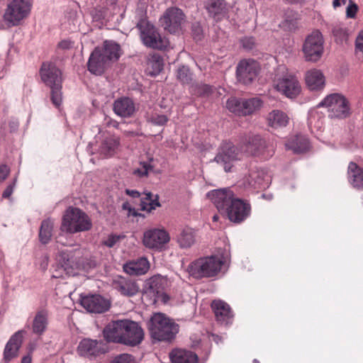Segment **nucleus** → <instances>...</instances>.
<instances>
[{"instance_id": "13d9d810", "label": "nucleus", "mask_w": 363, "mask_h": 363, "mask_svg": "<svg viewBox=\"0 0 363 363\" xmlns=\"http://www.w3.org/2000/svg\"><path fill=\"white\" fill-rule=\"evenodd\" d=\"M200 89L204 95H208L211 91V87L206 84L203 85Z\"/></svg>"}, {"instance_id": "f704fd0d", "label": "nucleus", "mask_w": 363, "mask_h": 363, "mask_svg": "<svg viewBox=\"0 0 363 363\" xmlns=\"http://www.w3.org/2000/svg\"><path fill=\"white\" fill-rule=\"evenodd\" d=\"M48 324V313L45 310L38 311L33 318L32 330L35 334L42 335Z\"/></svg>"}, {"instance_id": "bf43d9fd", "label": "nucleus", "mask_w": 363, "mask_h": 363, "mask_svg": "<svg viewBox=\"0 0 363 363\" xmlns=\"http://www.w3.org/2000/svg\"><path fill=\"white\" fill-rule=\"evenodd\" d=\"M346 3L347 0H333V6L335 9L341 5H345Z\"/></svg>"}, {"instance_id": "ddd939ff", "label": "nucleus", "mask_w": 363, "mask_h": 363, "mask_svg": "<svg viewBox=\"0 0 363 363\" xmlns=\"http://www.w3.org/2000/svg\"><path fill=\"white\" fill-rule=\"evenodd\" d=\"M80 303L89 313H102L107 311L111 303L99 294L81 296Z\"/></svg>"}, {"instance_id": "a211bd4d", "label": "nucleus", "mask_w": 363, "mask_h": 363, "mask_svg": "<svg viewBox=\"0 0 363 363\" xmlns=\"http://www.w3.org/2000/svg\"><path fill=\"white\" fill-rule=\"evenodd\" d=\"M218 211L224 213L234 199L233 192L228 189H216L207 194Z\"/></svg>"}, {"instance_id": "79ce46f5", "label": "nucleus", "mask_w": 363, "mask_h": 363, "mask_svg": "<svg viewBox=\"0 0 363 363\" xmlns=\"http://www.w3.org/2000/svg\"><path fill=\"white\" fill-rule=\"evenodd\" d=\"M159 196L157 194H153L151 192L145 193L141 199V209L151 212L157 207L160 206L158 201Z\"/></svg>"}, {"instance_id": "4c0bfd02", "label": "nucleus", "mask_w": 363, "mask_h": 363, "mask_svg": "<svg viewBox=\"0 0 363 363\" xmlns=\"http://www.w3.org/2000/svg\"><path fill=\"white\" fill-rule=\"evenodd\" d=\"M147 71L151 76H155L160 73L163 69L164 61L159 53L150 54L147 59Z\"/></svg>"}, {"instance_id": "bb28decb", "label": "nucleus", "mask_w": 363, "mask_h": 363, "mask_svg": "<svg viewBox=\"0 0 363 363\" xmlns=\"http://www.w3.org/2000/svg\"><path fill=\"white\" fill-rule=\"evenodd\" d=\"M267 176L264 170L252 169L247 177L245 178L247 185L255 189L264 188L268 184Z\"/></svg>"}, {"instance_id": "c03bdc74", "label": "nucleus", "mask_w": 363, "mask_h": 363, "mask_svg": "<svg viewBox=\"0 0 363 363\" xmlns=\"http://www.w3.org/2000/svg\"><path fill=\"white\" fill-rule=\"evenodd\" d=\"M266 119L269 126L274 129L286 126L289 121L287 115H267Z\"/></svg>"}, {"instance_id": "f3484780", "label": "nucleus", "mask_w": 363, "mask_h": 363, "mask_svg": "<svg viewBox=\"0 0 363 363\" xmlns=\"http://www.w3.org/2000/svg\"><path fill=\"white\" fill-rule=\"evenodd\" d=\"M113 286L121 295L127 297L134 296L140 291L138 281L130 278L118 277L113 280Z\"/></svg>"}, {"instance_id": "9d476101", "label": "nucleus", "mask_w": 363, "mask_h": 363, "mask_svg": "<svg viewBox=\"0 0 363 363\" xmlns=\"http://www.w3.org/2000/svg\"><path fill=\"white\" fill-rule=\"evenodd\" d=\"M258 62L252 59L241 60L236 69L238 80L243 84H251L257 77L259 72Z\"/></svg>"}, {"instance_id": "412c9836", "label": "nucleus", "mask_w": 363, "mask_h": 363, "mask_svg": "<svg viewBox=\"0 0 363 363\" xmlns=\"http://www.w3.org/2000/svg\"><path fill=\"white\" fill-rule=\"evenodd\" d=\"M124 320L109 323L103 330L104 337L108 342L122 344Z\"/></svg>"}, {"instance_id": "423d86ee", "label": "nucleus", "mask_w": 363, "mask_h": 363, "mask_svg": "<svg viewBox=\"0 0 363 363\" xmlns=\"http://www.w3.org/2000/svg\"><path fill=\"white\" fill-rule=\"evenodd\" d=\"M323 45L324 39L320 30H314L308 35L302 48L306 60L313 62H318L323 55Z\"/></svg>"}, {"instance_id": "b1692460", "label": "nucleus", "mask_w": 363, "mask_h": 363, "mask_svg": "<svg viewBox=\"0 0 363 363\" xmlns=\"http://www.w3.org/2000/svg\"><path fill=\"white\" fill-rule=\"evenodd\" d=\"M22 342L23 334L21 331L16 332L11 337L6 345L4 352V358L6 362H9L11 359L18 355Z\"/></svg>"}, {"instance_id": "9b49d317", "label": "nucleus", "mask_w": 363, "mask_h": 363, "mask_svg": "<svg viewBox=\"0 0 363 363\" xmlns=\"http://www.w3.org/2000/svg\"><path fill=\"white\" fill-rule=\"evenodd\" d=\"M240 152L238 149L230 142H224L214 160L223 166L225 172H229L232 168V163L240 160Z\"/></svg>"}, {"instance_id": "49530a36", "label": "nucleus", "mask_w": 363, "mask_h": 363, "mask_svg": "<svg viewBox=\"0 0 363 363\" xmlns=\"http://www.w3.org/2000/svg\"><path fill=\"white\" fill-rule=\"evenodd\" d=\"M177 78L182 84H189L192 81V74L188 67L183 65L178 68Z\"/></svg>"}, {"instance_id": "a878e982", "label": "nucleus", "mask_w": 363, "mask_h": 363, "mask_svg": "<svg viewBox=\"0 0 363 363\" xmlns=\"http://www.w3.org/2000/svg\"><path fill=\"white\" fill-rule=\"evenodd\" d=\"M57 262L59 264H57L56 269H55L52 277L54 278H60L64 277V274L66 275H74L73 272V268L70 265V262L69 259L68 255L65 252H61L59 253L57 257Z\"/></svg>"}, {"instance_id": "4468645a", "label": "nucleus", "mask_w": 363, "mask_h": 363, "mask_svg": "<svg viewBox=\"0 0 363 363\" xmlns=\"http://www.w3.org/2000/svg\"><path fill=\"white\" fill-rule=\"evenodd\" d=\"M317 106L326 107L328 111L338 113H349L350 111L348 100L342 94L336 93L327 96Z\"/></svg>"}, {"instance_id": "f257e3e1", "label": "nucleus", "mask_w": 363, "mask_h": 363, "mask_svg": "<svg viewBox=\"0 0 363 363\" xmlns=\"http://www.w3.org/2000/svg\"><path fill=\"white\" fill-rule=\"evenodd\" d=\"M147 328L151 337L158 341H171L179 332V325L161 313L152 315L147 323Z\"/></svg>"}, {"instance_id": "58836bf2", "label": "nucleus", "mask_w": 363, "mask_h": 363, "mask_svg": "<svg viewBox=\"0 0 363 363\" xmlns=\"http://www.w3.org/2000/svg\"><path fill=\"white\" fill-rule=\"evenodd\" d=\"M205 8L213 17L224 14L227 11L225 0H206Z\"/></svg>"}, {"instance_id": "6e6552de", "label": "nucleus", "mask_w": 363, "mask_h": 363, "mask_svg": "<svg viewBox=\"0 0 363 363\" xmlns=\"http://www.w3.org/2000/svg\"><path fill=\"white\" fill-rule=\"evenodd\" d=\"M274 87L289 99L296 98L301 92V85L298 78L290 73H286L274 80Z\"/></svg>"}, {"instance_id": "338daca9", "label": "nucleus", "mask_w": 363, "mask_h": 363, "mask_svg": "<svg viewBox=\"0 0 363 363\" xmlns=\"http://www.w3.org/2000/svg\"><path fill=\"white\" fill-rule=\"evenodd\" d=\"M279 70H281V72L284 73V70H285V67H280L279 68Z\"/></svg>"}, {"instance_id": "052dcab7", "label": "nucleus", "mask_w": 363, "mask_h": 363, "mask_svg": "<svg viewBox=\"0 0 363 363\" xmlns=\"http://www.w3.org/2000/svg\"><path fill=\"white\" fill-rule=\"evenodd\" d=\"M126 194L132 197L137 198L140 196V193L135 190H129L127 189L125 191Z\"/></svg>"}, {"instance_id": "f03ea898", "label": "nucleus", "mask_w": 363, "mask_h": 363, "mask_svg": "<svg viewBox=\"0 0 363 363\" xmlns=\"http://www.w3.org/2000/svg\"><path fill=\"white\" fill-rule=\"evenodd\" d=\"M40 76L43 82L51 89L52 104L60 108L62 102L61 71L53 63L44 62L40 69Z\"/></svg>"}, {"instance_id": "1a4fd4ad", "label": "nucleus", "mask_w": 363, "mask_h": 363, "mask_svg": "<svg viewBox=\"0 0 363 363\" xmlns=\"http://www.w3.org/2000/svg\"><path fill=\"white\" fill-rule=\"evenodd\" d=\"M184 15L182 11L177 8L168 9L160 18L161 26L170 33H177L182 29L184 21Z\"/></svg>"}, {"instance_id": "603ef678", "label": "nucleus", "mask_w": 363, "mask_h": 363, "mask_svg": "<svg viewBox=\"0 0 363 363\" xmlns=\"http://www.w3.org/2000/svg\"><path fill=\"white\" fill-rule=\"evenodd\" d=\"M121 236L116 235H110L103 241L104 245L108 247H114L120 240Z\"/></svg>"}, {"instance_id": "864d4df0", "label": "nucleus", "mask_w": 363, "mask_h": 363, "mask_svg": "<svg viewBox=\"0 0 363 363\" xmlns=\"http://www.w3.org/2000/svg\"><path fill=\"white\" fill-rule=\"evenodd\" d=\"M241 44L245 49L252 50L255 45V40L252 37H245L241 40Z\"/></svg>"}, {"instance_id": "aec40b11", "label": "nucleus", "mask_w": 363, "mask_h": 363, "mask_svg": "<svg viewBox=\"0 0 363 363\" xmlns=\"http://www.w3.org/2000/svg\"><path fill=\"white\" fill-rule=\"evenodd\" d=\"M242 147L250 155H260L267 147L266 141L258 135H249L242 140Z\"/></svg>"}, {"instance_id": "09e8293b", "label": "nucleus", "mask_w": 363, "mask_h": 363, "mask_svg": "<svg viewBox=\"0 0 363 363\" xmlns=\"http://www.w3.org/2000/svg\"><path fill=\"white\" fill-rule=\"evenodd\" d=\"M112 363H135L134 357L129 354H121L117 355L111 361Z\"/></svg>"}, {"instance_id": "dca6fc26", "label": "nucleus", "mask_w": 363, "mask_h": 363, "mask_svg": "<svg viewBox=\"0 0 363 363\" xmlns=\"http://www.w3.org/2000/svg\"><path fill=\"white\" fill-rule=\"evenodd\" d=\"M229 220L234 223H240L250 213V206L239 199H234L224 211Z\"/></svg>"}, {"instance_id": "7c9ffc66", "label": "nucleus", "mask_w": 363, "mask_h": 363, "mask_svg": "<svg viewBox=\"0 0 363 363\" xmlns=\"http://www.w3.org/2000/svg\"><path fill=\"white\" fill-rule=\"evenodd\" d=\"M348 179L354 188H363V169L351 162L348 166Z\"/></svg>"}, {"instance_id": "2eb2a0df", "label": "nucleus", "mask_w": 363, "mask_h": 363, "mask_svg": "<svg viewBox=\"0 0 363 363\" xmlns=\"http://www.w3.org/2000/svg\"><path fill=\"white\" fill-rule=\"evenodd\" d=\"M169 233L163 229H151L145 232L143 244L148 248L162 250L169 241Z\"/></svg>"}, {"instance_id": "e433bc0d", "label": "nucleus", "mask_w": 363, "mask_h": 363, "mask_svg": "<svg viewBox=\"0 0 363 363\" xmlns=\"http://www.w3.org/2000/svg\"><path fill=\"white\" fill-rule=\"evenodd\" d=\"M118 140L114 135L106 136L100 146L99 152L106 157L112 156L118 146Z\"/></svg>"}, {"instance_id": "f8f14e48", "label": "nucleus", "mask_w": 363, "mask_h": 363, "mask_svg": "<svg viewBox=\"0 0 363 363\" xmlns=\"http://www.w3.org/2000/svg\"><path fill=\"white\" fill-rule=\"evenodd\" d=\"M144 337L143 330L136 323L129 320H124V329H123L122 344L128 346L139 345Z\"/></svg>"}, {"instance_id": "7ed1b4c3", "label": "nucleus", "mask_w": 363, "mask_h": 363, "mask_svg": "<svg viewBox=\"0 0 363 363\" xmlns=\"http://www.w3.org/2000/svg\"><path fill=\"white\" fill-rule=\"evenodd\" d=\"M223 260L216 256L210 255L197 259L188 267V272L196 279L216 277L221 270Z\"/></svg>"}, {"instance_id": "8fccbe9b", "label": "nucleus", "mask_w": 363, "mask_h": 363, "mask_svg": "<svg viewBox=\"0 0 363 363\" xmlns=\"http://www.w3.org/2000/svg\"><path fill=\"white\" fill-rule=\"evenodd\" d=\"M358 11V6L352 1L349 0L348 5L346 8V16L350 18H354Z\"/></svg>"}, {"instance_id": "a18cd8bd", "label": "nucleus", "mask_w": 363, "mask_h": 363, "mask_svg": "<svg viewBox=\"0 0 363 363\" xmlns=\"http://www.w3.org/2000/svg\"><path fill=\"white\" fill-rule=\"evenodd\" d=\"M243 99L230 97L226 101V108L232 113H243Z\"/></svg>"}, {"instance_id": "c9c22d12", "label": "nucleus", "mask_w": 363, "mask_h": 363, "mask_svg": "<svg viewBox=\"0 0 363 363\" xmlns=\"http://www.w3.org/2000/svg\"><path fill=\"white\" fill-rule=\"evenodd\" d=\"M101 50L108 62L118 60L122 53L121 46L111 40L104 41V48Z\"/></svg>"}, {"instance_id": "c756f323", "label": "nucleus", "mask_w": 363, "mask_h": 363, "mask_svg": "<svg viewBox=\"0 0 363 363\" xmlns=\"http://www.w3.org/2000/svg\"><path fill=\"white\" fill-rule=\"evenodd\" d=\"M306 83L311 90L322 89L325 84V77L320 70L312 69L305 74Z\"/></svg>"}, {"instance_id": "680f3d73", "label": "nucleus", "mask_w": 363, "mask_h": 363, "mask_svg": "<svg viewBox=\"0 0 363 363\" xmlns=\"http://www.w3.org/2000/svg\"><path fill=\"white\" fill-rule=\"evenodd\" d=\"M21 363H31V357L29 355L23 357Z\"/></svg>"}, {"instance_id": "0e129e2a", "label": "nucleus", "mask_w": 363, "mask_h": 363, "mask_svg": "<svg viewBox=\"0 0 363 363\" xmlns=\"http://www.w3.org/2000/svg\"><path fill=\"white\" fill-rule=\"evenodd\" d=\"M218 216L217 215H215V216L213 217V220L214 221H217V220H218Z\"/></svg>"}, {"instance_id": "5fc2aeb1", "label": "nucleus", "mask_w": 363, "mask_h": 363, "mask_svg": "<svg viewBox=\"0 0 363 363\" xmlns=\"http://www.w3.org/2000/svg\"><path fill=\"white\" fill-rule=\"evenodd\" d=\"M10 172V169L6 164L0 165V182L6 179Z\"/></svg>"}, {"instance_id": "3c124183", "label": "nucleus", "mask_w": 363, "mask_h": 363, "mask_svg": "<svg viewBox=\"0 0 363 363\" xmlns=\"http://www.w3.org/2000/svg\"><path fill=\"white\" fill-rule=\"evenodd\" d=\"M147 120L155 125H162L167 121L166 115H150Z\"/></svg>"}, {"instance_id": "e2e57ef3", "label": "nucleus", "mask_w": 363, "mask_h": 363, "mask_svg": "<svg viewBox=\"0 0 363 363\" xmlns=\"http://www.w3.org/2000/svg\"><path fill=\"white\" fill-rule=\"evenodd\" d=\"M128 205H129V204H128V203H124L123 204V208L124 209H128Z\"/></svg>"}, {"instance_id": "2f4dec72", "label": "nucleus", "mask_w": 363, "mask_h": 363, "mask_svg": "<svg viewBox=\"0 0 363 363\" xmlns=\"http://www.w3.org/2000/svg\"><path fill=\"white\" fill-rule=\"evenodd\" d=\"M117 0H106L105 6H98L92 12V16L96 21L108 18L113 15L116 7Z\"/></svg>"}, {"instance_id": "4d7b16f0", "label": "nucleus", "mask_w": 363, "mask_h": 363, "mask_svg": "<svg viewBox=\"0 0 363 363\" xmlns=\"http://www.w3.org/2000/svg\"><path fill=\"white\" fill-rule=\"evenodd\" d=\"M73 43L68 40H64L59 43L58 47L62 50H69L72 48Z\"/></svg>"}, {"instance_id": "a19ab883", "label": "nucleus", "mask_w": 363, "mask_h": 363, "mask_svg": "<svg viewBox=\"0 0 363 363\" xmlns=\"http://www.w3.org/2000/svg\"><path fill=\"white\" fill-rule=\"evenodd\" d=\"M53 227L54 222L50 218L42 222L39 232V239L41 243L47 244L50 241L52 236Z\"/></svg>"}, {"instance_id": "6ab92c4d", "label": "nucleus", "mask_w": 363, "mask_h": 363, "mask_svg": "<svg viewBox=\"0 0 363 363\" xmlns=\"http://www.w3.org/2000/svg\"><path fill=\"white\" fill-rule=\"evenodd\" d=\"M109 62L103 55L101 48H96L91 53L87 62L88 70L96 75L102 74L108 65Z\"/></svg>"}, {"instance_id": "de8ad7c7", "label": "nucleus", "mask_w": 363, "mask_h": 363, "mask_svg": "<svg viewBox=\"0 0 363 363\" xmlns=\"http://www.w3.org/2000/svg\"><path fill=\"white\" fill-rule=\"evenodd\" d=\"M152 161V160L151 159L149 162H140V167L135 169L133 174L140 177L147 176L148 173L152 171L154 168V166L150 163Z\"/></svg>"}, {"instance_id": "72a5a7b5", "label": "nucleus", "mask_w": 363, "mask_h": 363, "mask_svg": "<svg viewBox=\"0 0 363 363\" xmlns=\"http://www.w3.org/2000/svg\"><path fill=\"white\" fill-rule=\"evenodd\" d=\"M286 147L294 153H301L308 150L309 143L305 136L295 135L286 143Z\"/></svg>"}, {"instance_id": "393cba45", "label": "nucleus", "mask_w": 363, "mask_h": 363, "mask_svg": "<svg viewBox=\"0 0 363 363\" xmlns=\"http://www.w3.org/2000/svg\"><path fill=\"white\" fill-rule=\"evenodd\" d=\"M124 272L131 276H139L145 274L150 268L148 260L141 257L137 260H132L123 265Z\"/></svg>"}, {"instance_id": "6e6d98bb", "label": "nucleus", "mask_w": 363, "mask_h": 363, "mask_svg": "<svg viewBox=\"0 0 363 363\" xmlns=\"http://www.w3.org/2000/svg\"><path fill=\"white\" fill-rule=\"evenodd\" d=\"M15 185H16V179L13 181V184H9L6 187L5 191L3 192L2 197L4 199H9L13 194Z\"/></svg>"}, {"instance_id": "0eeeda50", "label": "nucleus", "mask_w": 363, "mask_h": 363, "mask_svg": "<svg viewBox=\"0 0 363 363\" xmlns=\"http://www.w3.org/2000/svg\"><path fill=\"white\" fill-rule=\"evenodd\" d=\"M137 27L140 31V38L145 45L158 50L167 48V40L162 38L152 24L145 20H141L138 23Z\"/></svg>"}, {"instance_id": "5701e85b", "label": "nucleus", "mask_w": 363, "mask_h": 363, "mask_svg": "<svg viewBox=\"0 0 363 363\" xmlns=\"http://www.w3.org/2000/svg\"><path fill=\"white\" fill-rule=\"evenodd\" d=\"M101 342L84 339L80 342L77 350L82 356H97L105 352V350L101 347Z\"/></svg>"}, {"instance_id": "774afa93", "label": "nucleus", "mask_w": 363, "mask_h": 363, "mask_svg": "<svg viewBox=\"0 0 363 363\" xmlns=\"http://www.w3.org/2000/svg\"><path fill=\"white\" fill-rule=\"evenodd\" d=\"M196 38H197V40H201V35H200L199 33L197 34V37Z\"/></svg>"}, {"instance_id": "39448f33", "label": "nucleus", "mask_w": 363, "mask_h": 363, "mask_svg": "<svg viewBox=\"0 0 363 363\" xmlns=\"http://www.w3.org/2000/svg\"><path fill=\"white\" fill-rule=\"evenodd\" d=\"M31 8L30 0H11L6 4L3 18L9 26H18L29 16Z\"/></svg>"}, {"instance_id": "37998d69", "label": "nucleus", "mask_w": 363, "mask_h": 363, "mask_svg": "<svg viewBox=\"0 0 363 363\" xmlns=\"http://www.w3.org/2000/svg\"><path fill=\"white\" fill-rule=\"evenodd\" d=\"M243 113H253L259 111L263 106V101L258 97L243 99Z\"/></svg>"}, {"instance_id": "20e7f679", "label": "nucleus", "mask_w": 363, "mask_h": 363, "mask_svg": "<svg viewBox=\"0 0 363 363\" xmlns=\"http://www.w3.org/2000/svg\"><path fill=\"white\" fill-rule=\"evenodd\" d=\"M91 227L89 216L77 208H69L63 216L60 230L68 233L88 230Z\"/></svg>"}, {"instance_id": "cd10ccee", "label": "nucleus", "mask_w": 363, "mask_h": 363, "mask_svg": "<svg viewBox=\"0 0 363 363\" xmlns=\"http://www.w3.org/2000/svg\"><path fill=\"white\" fill-rule=\"evenodd\" d=\"M169 357L172 363H197L198 357L193 352L182 349L172 350Z\"/></svg>"}, {"instance_id": "c85d7f7f", "label": "nucleus", "mask_w": 363, "mask_h": 363, "mask_svg": "<svg viewBox=\"0 0 363 363\" xmlns=\"http://www.w3.org/2000/svg\"><path fill=\"white\" fill-rule=\"evenodd\" d=\"M212 308L219 322L225 324L230 323L233 318V314L230 306L226 303L222 301H214L212 303Z\"/></svg>"}, {"instance_id": "473e14b6", "label": "nucleus", "mask_w": 363, "mask_h": 363, "mask_svg": "<svg viewBox=\"0 0 363 363\" xmlns=\"http://www.w3.org/2000/svg\"><path fill=\"white\" fill-rule=\"evenodd\" d=\"M113 110L115 113H133L138 111L133 101L126 96H123L113 103Z\"/></svg>"}, {"instance_id": "4be33fe9", "label": "nucleus", "mask_w": 363, "mask_h": 363, "mask_svg": "<svg viewBox=\"0 0 363 363\" xmlns=\"http://www.w3.org/2000/svg\"><path fill=\"white\" fill-rule=\"evenodd\" d=\"M167 284V279L160 275H155L150 279H147L145 284V289L147 293L153 296H161L164 302L167 301V295L162 293L163 289Z\"/></svg>"}, {"instance_id": "69168bd1", "label": "nucleus", "mask_w": 363, "mask_h": 363, "mask_svg": "<svg viewBox=\"0 0 363 363\" xmlns=\"http://www.w3.org/2000/svg\"><path fill=\"white\" fill-rule=\"evenodd\" d=\"M271 113H274V114H276V113H280L279 111H277V110H273Z\"/></svg>"}, {"instance_id": "ea45409f", "label": "nucleus", "mask_w": 363, "mask_h": 363, "mask_svg": "<svg viewBox=\"0 0 363 363\" xmlns=\"http://www.w3.org/2000/svg\"><path fill=\"white\" fill-rule=\"evenodd\" d=\"M177 240L181 248H189L195 243L194 233L191 228H185L178 235Z\"/></svg>"}]
</instances>
